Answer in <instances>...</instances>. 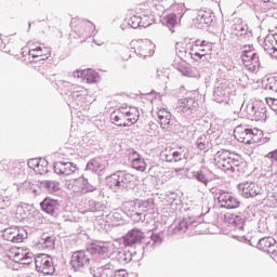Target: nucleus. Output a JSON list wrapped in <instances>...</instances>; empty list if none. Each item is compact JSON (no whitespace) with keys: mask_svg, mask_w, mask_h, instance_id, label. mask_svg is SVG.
<instances>
[{"mask_svg":"<svg viewBox=\"0 0 277 277\" xmlns=\"http://www.w3.org/2000/svg\"><path fill=\"white\" fill-rule=\"evenodd\" d=\"M90 254H94L95 264L91 269L94 277H109L114 274V264L109 261V247L105 243H94L89 248Z\"/></svg>","mask_w":277,"mask_h":277,"instance_id":"nucleus-1","label":"nucleus"},{"mask_svg":"<svg viewBox=\"0 0 277 277\" xmlns=\"http://www.w3.org/2000/svg\"><path fill=\"white\" fill-rule=\"evenodd\" d=\"M214 164L223 172H241V157L229 150L222 149L214 156Z\"/></svg>","mask_w":277,"mask_h":277,"instance_id":"nucleus-2","label":"nucleus"},{"mask_svg":"<svg viewBox=\"0 0 277 277\" xmlns=\"http://www.w3.org/2000/svg\"><path fill=\"white\" fill-rule=\"evenodd\" d=\"M106 184L113 192L133 189L137 185V177L124 171H117L106 177Z\"/></svg>","mask_w":277,"mask_h":277,"instance_id":"nucleus-3","label":"nucleus"},{"mask_svg":"<svg viewBox=\"0 0 277 277\" xmlns=\"http://www.w3.org/2000/svg\"><path fill=\"white\" fill-rule=\"evenodd\" d=\"M140 118V110L133 106H121L110 114V120L117 127H132Z\"/></svg>","mask_w":277,"mask_h":277,"instance_id":"nucleus-4","label":"nucleus"},{"mask_svg":"<svg viewBox=\"0 0 277 277\" xmlns=\"http://www.w3.org/2000/svg\"><path fill=\"white\" fill-rule=\"evenodd\" d=\"M211 51H213V43L198 39L192 45L188 55L195 62H206L211 58Z\"/></svg>","mask_w":277,"mask_h":277,"instance_id":"nucleus-5","label":"nucleus"},{"mask_svg":"<svg viewBox=\"0 0 277 277\" xmlns=\"http://www.w3.org/2000/svg\"><path fill=\"white\" fill-rule=\"evenodd\" d=\"M38 186L32 184L29 181H25L22 184L15 185L14 187L8 188L4 192V195L2 197V201L6 202L5 205H10V200H16L21 196V194H24V192H29V194H38Z\"/></svg>","mask_w":277,"mask_h":277,"instance_id":"nucleus-6","label":"nucleus"},{"mask_svg":"<svg viewBox=\"0 0 277 277\" xmlns=\"http://www.w3.org/2000/svg\"><path fill=\"white\" fill-rule=\"evenodd\" d=\"M6 256H9L11 261H14V263H19L21 265H30V263H34V253L21 247L11 248Z\"/></svg>","mask_w":277,"mask_h":277,"instance_id":"nucleus-7","label":"nucleus"},{"mask_svg":"<svg viewBox=\"0 0 277 277\" xmlns=\"http://www.w3.org/2000/svg\"><path fill=\"white\" fill-rule=\"evenodd\" d=\"M242 64L247 68V70H250L251 72H254L261 66V62L259 61V54L254 51L252 45H247L242 50L241 55Z\"/></svg>","mask_w":277,"mask_h":277,"instance_id":"nucleus-8","label":"nucleus"},{"mask_svg":"<svg viewBox=\"0 0 277 277\" xmlns=\"http://www.w3.org/2000/svg\"><path fill=\"white\" fill-rule=\"evenodd\" d=\"M67 189L74 194H88V192H96V186L88 183V180L79 177L70 180L66 183Z\"/></svg>","mask_w":277,"mask_h":277,"instance_id":"nucleus-9","label":"nucleus"},{"mask_svg":"<svg viewBox=\"0 0 277 277\" xmlns=\"http://www.w3.org/2000/svg\"><path fill=\"white\" fill-rule=\"evenodd\" d=\"M238 192L242 198H256V196H263V187L254 182H241L238 184Z\"/></svg>","mask_w":277,"mask_h":277,"instance_id":"nucleus-10","label":"nucleus"},{"mask_svg":"<svg viewBox=\"0 0 277 277\" xmlns=\"http://www.w3.org/2000/svg\"><path fill=\"white\" fill-rule=\"evenodd\" d=\"M132 47L138 57H151L155 54V43L147 39L132 41Z\"/></svg>","mask_w":277,"mask_h":277,"instance_id":"nucleus-11","label":"nucleus"},{"mask_svg":"<svg viewBox=\"0 0 277 277\" xmlns=\"http://www.w3.org/2000/svg\"><path fill=\"white\" fill-rule=\"evenodd\" d=\"M35 265L37 272L41 274L51 275L55 273V266L53 265V259L48 254H39L35 258Z\"/></svg>","mask_w":277,"mask_h":277,"instance_id":"nucleus-12","label":"nucleus"},{"mask_svg":"<svg viewBox=\"0 0 277 277\" xmlns=\"http://www.w3.org/2000/svg\"><path fill=\"white\" fill-rule=\"evenodd\" d=\"M70 265L78 272H80V269H85V267L90 265V252L83 250L74 252Z\"/></svg>","mask_w":277,"mask_h":277,"instance_id":"nucleus-13","label":"nucleus"},{"mask_svg":"<svg viewBox=\"0 0 277 277\" xmlns=\"http://www.w3.org/2000/svg\"><path fill=\"white\" fill-rule=\"evenodd\" d=\"M198 108V102L192 97H185L177 101L175 110L182 116H192Z\"/></svg>","mask_w":277,"mask_h":277,"instance_id":"nucleus-14","label":"nucleus"},{"mask_svg":"<svg viewBox=\"0 0 277 277\" xmlns=\"http://www.w3.org/2000/svg\"><path fill=\"white\" fill-rule=\"evenodd\" d=\"M200 215H202V208L198 206L196 208L195 215H189L188 217H185L183 221H181L175 230L185 233L187 228H194V226H198V224H200Z\"/></svg>","mask_w":277,"mask_h":277,"instance_id":"nucleus-15","label":"nucleus"},{"mask_svg":"<svg viewBox=\"0 0 277 277\" xmlns=\"http://www.w3.org/2000/svg\"><path fill=\"white\" fill-rule=\"evenodd\" d=\"M162 157H164V160L169 163H180L185 162V159H187V154H185L182 148L176 150L169 146L162 151Z\"/></svg>","mask_w":277,"mask_h":277,"instance_id":"nucleus-16","label":"nucleus"},{"mask_svg":"<svg viewBox=\"0 0 277 277\" xmlns=\"http://www.w3.org/2000/svg\"><path fill=\"white\" fill-rule=\"evenodd\" d=\"M70 92L71 101L76 103V107H83V103L88 101V89L74 84L70 88Z\"/></svg>","mask_w":277,"mask_h":277,"instance_id":"nucleus-17","label":"nucleus"},{"mask_svg":"<svg viewBox=\"0 0 277 277\" xmlns=\"http://www.w3.org/2000/svg\"><path fill=\"white\" fill-rule=\"evenodd\" d=\"M3 238L12 243H22L23 239L27 238V233L18 227H9L4 229Z\"/></svg>","mask_w":277,"mask_h":277,"instance_id":"nucleus-18","label":"nucleus"},{"mask_svg":"<svg viewBox=\"0 0 277 277\" xmlns=\"http://www.w3.org/2000/svg\"><path fill=\"white\" fill-rule=\"evenodd\" d=\"M94 29H96V26L88 19L79 21L75 27L76 34L81 38H91V36H95Z\"/></svg>","mask_w":277,"mask_h":277,"instance_id":"nucleus-19","label":"nucleus"},{"mask_svg":"<svg viewBox=\"0 0 277 277\" xmlns=\"http://www.w3.org/2000/svg\"><path fill=\"white\" fill-rule=\"evenodd\" d=\"M217 200L223 209H237L239 207V200L228 192H221Z\"/></svg>","mask_w":277,"mask_h":277,"instance_id":"nucleus-20","label":"nucleus"},{"mask_svg":"<svg viewBox=\"0 0 277 277\" xmlns=\"http://www.w3.org/2000/svg\"><path fill=\"white\" fill-rule=\"evenodd\" d=\"M264 51L277 60V34H269L264 39Z\"/></svg>","mask_w":277,"mask_h":277,"instance_id":"nucleus-21","label":"nucleus"},{"mask_svg":"<svg viewBox=\"0 0 277 277\" xmlns=\"http://www.w3.org/2000/svg\"><path fill=\"white\" fill-rule=\"evenodd\" d=\"M54 172L56 174H63L64 176H68L70 174H75L77 172V164L72 162H55L54 163Z\"/></svg>","mask_w":277,"mask_h":277,"instance_id":"nucleus-22","label":"nucleus"},{"mask_svg":"<svg viewBox=\"0 0 277 277\" xmlns=\"http://www.w3.org/2000/svg\"><path fill=\"white\" fill-rule=\"evenodd\" d=\"M259 250L267 252L268 254H276L277 252V242L273 237H265L260 239L258 243Z\"/></svg>","mask_w":277,"mask_h":277,"instance_id":"nucleus-23","label":"nucleus"},{"mask_svg":"<svg viewBox=\"0 0 277 277\" xmlns=\"http://www.w3.org/2000/svg\"><path fill=\"white\" fill-rule=\"evenodd\" d=\"M40 207L48 215H57V213H60V201L56 199L45 198L40 203Z\"/></svg>","mask_w":277,"mask_h":277,"instance_id":"nucleus-24","label":"nucleus"},{"mask_svg":"<svg viewBox=\"0 0 277 277\" xmlns=\"http://www.w3.org/2000/svg\"><path fill=\"white\" fill-rule=\"evenodd\" d=\"M224 222L225 224H229L230 226H234L236 230H243L246 219H243V216L241 215H237L234 213H226L224 215Z\"/></svg>","mask_w":277,"mask_h":277,"instance_id":"nucleus-25","label":"nucleus"},{"mask_svg":"<svg viewBox=\"0 0 277 277\" xmlns=\"http://www.w3.org/2000/svg\"><path fill=\"white\" fill-rule=\"evenodd\" d=\"M144 239V233L140 229H132L123 237L124 246H135Z\"/></svg>","mask_w":277,"mask_h":277,"instance_id":"nucleus-26","label":"nucleus"},{"mask_svg":"<svg viewBox=\"0 0 277 277\" xmlns=\"http://www.w3.org/2000/svg\"><path fill=\"white\" fill-rule=\"evenodd\" d=\"M250 128L248 126H237L234 130V136L238 142L250 144Z\"/></svg>","mask_w":277,"mask_h":277,"instance_id":"nucleus-27","label":"nucleus"},{"mask_svg":"<svg viewBox=\"0 0 277 277\" xmlns=\"http://www.w3.org/2000/svg\"><path fill=\"white\" fill-rule=\"evenodd\" d=\"M49 48L37 47L30 49L28 55L35 60L32 62H44V60H49Z\"/></svg>","mask_w":277,"mask_h":277,"instance_id":"nucleus-28","label":"nucleus"},{"mask_svg":"<svg viewBox=\"0 0 277 277\" xmlns=\"http://www.w3.org/2000/svg\"><path fill=\"white\" fill-rule=\"evenodd\" d=\"M234 34L238 38H243L247 40V38H250L252 36V32L248 30V25L243 24L241 19H237L236 23L233 26Z\"/></svg>","mask_w":277,"mask_h":277,"instance_id":"nucleus-29","label":"nucleus"},{"mask_svg":"<svg viewBox=\"0 0 277 277\" xmlns=\"http://www.w3.org/2000/svg\"><path fill=\"white\" fill-rule=\"evenodd\" d=\"M107 168V161L102 158H94L87 163V170L101 174Z\"/></svg>","mask_w":277,"mask_h":277,"instance_id":"nucleus-30","label":"nucleus"},{"mask_svg":"<svg viewBox=\"0 0 277 277\" xmlns=\"http://www.w3.org/2000/svg\"><path fill=\"white\" fill-rule=\"evenodd\" d=\"M228 94H230V90H228V87L224 84L216 87L213 93V101H215L216 103H224L226 98H228Z\"/></svg>","mask_w":277,"mask_h":277,"instance_id":"nucleus-31","label":"nucleus"},{"mask_svg":"<svg viewBox=\"0 0 277 277\" xmlns=\"http://www.w3.org/2000/svg\"><path fill=\"white\" fill-rule=\"evenodd\" d=\"M129 159L134 170H138V172H144V170H146V162L136 151L130 154Z\"/></svg>","mask_w":277,"mask_h":277,"instance_id":"nucleus-32","label":"nucleus"},{"mask_svg":"<svg viewBox=\"0 0 277 277\" xmlns=\"http://www.w3.org/2000/svg\"><path fill=\"white\" fill-rule=\"evenodd\" d=\"M193 176L196 179V181L207 186L209 185V181L211 179V171L208 168H201L198 171H194Z\"/></svg>","mask_w":277,"mask_h":277,"instance_id":"nucleus-33","label":"nucleus"},{"mask_svg":"<svg viewBox=\"0 0 277 277\" xmlns=\"http://www.w3.org/2000/svg\"><path fill=\"white\" fill-rule=\"evenodd\" d=\"M266 114H267V108L265 107V103L259 102L258 106L253 109V115L251 116V120H255V122L265 120V118H267Z\"/></svg>","mask_w":277,"mask_h":277,"instance_id":"nucleus-34","label":"nucleus"},{"mask_svg":"<svg viewBox=\"0 0 277 277\" xmlns=\"http://www.w3.org/2000/svg\"><path fill=\"white\" fill-rule=\"evenodd\" d=\"M158 120L160 122V127L162 129H166V127L170 126V120H172V114L168 111L166 108H158L156 111Z\"/></svg>","mask_w":277,"mask_h":277,"instance_id":"nucleus-35","label":"nucleus"},{"mask_svg":"<svg viewBox=\"0 0 277 277\" xmlns=\"http://www.w3.org/2000/svg\"><path fill=\"white\" fill-rule=\"evenodd\" d=\"M259 105V102H243L241 107H240V113L242 116L248 118V120L252 119V116H254V109Z\"/></svg>","mask_w":277,"mask_h":277,"instance_id":"nucleus-36","label":"nucleus"},{"mask_svg":"<svg viewBox=\"0 0 277 277\" xmlns=\"http://www.w3.org/2000/svg\"><path fill=\"white\" fill-rule=\"evenodd\" d=\"M196 21L199 23V27H205V25L213 23V15L209 11H199Z\"/></svg>","mask_w":277,"mask_h":277,"instance_id":"nucleus-37","label":"nucleus"},{"mask_svg":"<svg viewBox=\"0 0 277 277\" xmlns=\"http://www.w3.org/2000/svg\"><path fill=\"white\" fill-rule=\"evenodd\" d=\"M124 211L128 213H132V215H136V220H140V203L138 200L135 201H126L122 205Z\"/></svg>","mask_w":277,"mask_h":277,"instance_id":"nucleus-38","label":"nucleus"},{"mask_svg":"<svg viewBox=\"0 0 277 277\" xmlns=\"http://www.w3.org/2000/svg\"><path fill=\"white\" fill-rule=\"evenodd\" d=\"M183 14L179 13L177 15L174 13H171L164 17L166 25L169 27L170 31L174 34V27L179 25V21H181Z\"/></svg>","mask_w":277,"mask_h":277,"instance_id":"nucleus-39","label":"nucleus"},{"mask_svg":"<svg viewBox=\"0 0 277 277\" xmlns=\"http://www.w3.org/2000/svg\"><path fill=\"white\" fill-rule=\"evenodd\" d=\"M39 246L42 248V250H47L48 252H51V250H55V238L51 236H43L39 240Z\"/></svg>","mask_w":277,"mask_h":277,"instance_id":"nucleus-40","label":"nucleus"},{"mask_svg":"<svg viewBox=\"0 0 277 277\" xmlns=\"http://www.w3.org/2000/svg\"><path fill=\"white\" fill-rule=\"evenodd\" d=\"M262 88L266 92H277V81L274 77H264L262 79Z\"/></svg>","mask_w":277,"mask_h":277,"instance_id":"nucleus-41","label":"nucleus"},{"mask_svg":"<svg viewBox=\"0 0 277 277\" xmlns=\"http://www.w3.org/2000/svg\"><path fill=\"white\" fill-rule=\"evenodd\" d=\"M128 24L130 25V27H132V29H137V27H142V10L137 12H131Z\"/></svg>","mask_w":277,"mask_h":277,"instance_id":"nucleus-42","label":"nucleus"},{"mask_svg":"<svg viewBox=\"0 0 277 277\" xmlns=\"http://www.w3.org/2000/svg\"><path fill=\"white\" fill-rule=\"evenodd\" d=\"M87 83H98L101 76L93 69H83V78Z\"/></svg>","mask_w":277,"mask_h":277,"instance_id":"nucleus-43","label":"nucleus"},{"mask_svg":"<svg viewBox=\"0 0 277 277\" xmlns=\"http://www.w3.org/2000/svg\"><path fill=\"white\" fill-rule=\"evenodd\" d=\"M155 207V200L147 199V200H138V213L140 217L138 220H142V213H146V211H150Z\"/></svg>","mask_w":277,"mask_h":277,"instance_id":"nucleus-44","label":"nucleus"},{"mask_svg":"<svg viewBox=\"0 0 277 277\" xmlns=\"http://www.w3.org/2000/svg\"><path fill=\"white\" fill-rule=\"evenodd\" d=\"M196 147L198 148V150H205V153H207V150L211 148V142L209 141V136H207L206 134L199 136L196 141Z\"/></svg>","mask_w":277,"mask_h":277,"instance_id":"nucleus-45","label":"nucleus"},{"mask_svg":"<svg viewBox=\"0 0 277 277\" xmlns=\"http://www.w3.org/2000/svg\"><path fill=\"white\" fill-rule=\"evenodd\" d=\"M162 241L163 240H161V237L159 235L153 234L149 240H147L145 243L147 247L153 248V250H155V248H159Z\"/></svg>","mask_w":277,"mask_h":277,"instance_id":"nucleus-46","label":"nucleus"},{"mask_svg":"<svg viewBox=\"0 0 277 277\" xmlns=\"http://www.w3.org/2000/svg\"><path fill=\"white\" fill-rule=\"evenodd\" d=\"M43 187H45V189H48L50 194H55L61 189L60 182H55V181H44Z\"/></svg>","mask_w":277,"mask_h":277,"instance_id":"nucleus-47","label":"nucleus"},{"mask_svg":"<svg viewBox=\"0 0 277 277\" xmlns=\"http://www.w3.org/2000/svg\"><path fill=\"white\" fill-rule=\"evenodd\" d=\"M154 23L153 15H148V11L144 12L142 11L141 15V27H150Z\"/></svg>","mask_w":277,"mask_h":277,"instance_id":"nucleus-48","label":"nucleus"},{"mask_svg":"<svg viewBox=\"0 0 277 277\" xmlns=\"http://www.w3.org/2000/svg\"><path fill=\"white\" fill-rule=\"evenodd\" d=\"M36 174H47L49 172V161L40 158L37 169H35Z\"/></svg>","mask_w":277,"mask_h":277,"instance_id":"nucleus-49","label":"nucleus"},{"mask_svg":"<svg viewBox=\"0 0 277 277\" xmlns=\"http://www.w3.org/2000/svg\"><path fill=\"white\" fill-rule=\"evenodd\" d=\"M176 70H179V72H181L182 75H184V77H189L192 75V71L189 70V67H187V65L185 64V62H181L180 64H174Z\"/></svg>","mask_w":277,"mask_h":277,"instance_id":"nucleus-50","label":"nucleus"},{"mask_svg":"<svg viewBox=\"0 0 277 277\" xmlns=\"http://www.w3.org/2000/svg\"><path fill=\"white\" fill-rule=\"evenodd\" d=\"M250 142H256L259 140H261V137H263V131H261L260 129H250Z\"/></svg>","mask_w":277,"mask_h":277,"instance_id":"nucleus-51","label":"nucleus"},{"mask_svg":"<svg viewBox=\"0 0 277 277\" xmlns=\"http://www.w3.org/2000/svg\"><path fill=\"white\" fill-rule=\"evenodd\" d=\"M153 3L158 12H163L168 8V0H154Z\"/></svg>","mask_w":277,"mask_h":277,"instance_id":"nucleus-52","label":"nucleus"},{"mask_svg":"<svg viewBox=\"0 0 277 277\" xmlns=\"http://www.w3.org/2000/svg\"><path fill=\"white\" fill-rule=\"evenodd\" d=\"M157 79L167 83L168 79H170V76L168 74V69H164V68L158 69L157 70Z\"/></svg>","mask_w":277,"mask_h":277,"instance_id":"nucleus-53","label":"nucleus"},{"mask_svg":"<svg viewBox=\"0 0 277 277\" xmlns=\"http://www.w3.org/2000/svg\"><path fill=\"white\" fill-rule=\"evenodd\" d=\"M124 215V211L117 209L111 213V217L116 220V222H120Z\"/></svg>","mask_w":277,"mask_h":277,"instance_id":"nucleus-54","label":"nucleus"},{"mask_svg":"<svg viewBox=\"0 0 277 277\" xmlns=\"http://www.w3.org/2000/svg\"><path fill=\"white\" fill-rule=\"evenodd\" d=\"M40 162V158H32L28 160V167L36 172V169L38 168V163Z\"/></svg>","mask_w":277,"mask_h":277,"instance_id":"nucleus-55","label":"nucleus"},{"mask_svg":"<svg viewBox=\"0 0 277 277\" xmlns=\"http://www.w3.org/2000/svg\"><path fill=\"white\" fill-rule=\"evenodd\" d=\"M114 277H129V273L124 269H119L115 272Z\"/></svg>","mask_w":277,"mask_h":277,"instance_id":"nucleus-56","label":"nucleus"},{"mask_svg":"<svg viewBox=\"0 0 277 277\" xmlns=\"http://www.w3.org/2000/svg\"><path fill=\"white\" fill-rule=\"evenodd\" d=\"M17 215H21L22 220H25V217H27V212L25 211L24 207L17 208Z\"/></svg>","mask_w":277,"mask_h":277,"instance_id":"nucleus-57","label":"nucleus"},{"mask_svg":"<svg viewBox=\"0 0 277 277\" xmlns=\"http://www.w3.org/2000/svg\"><path fill=\"white\" fill-rule=\"evenodd\" d=\"M267 200H268V205H271V207H277V200L276 198L274 197V195H268L267 196Z\"/></svg>","mask_w":277,"mask_h":277,"instance_id":"nucleus-58","label":"nucleus"},{"mask_svg":"<svg viewBox=\"0 0 277 277\" xmlns=\"http://www.w3.org/2000/svg\"><path fill=\"white\" fill-rule=\"evenodd\" d=\"M72 77H75V79H83V70H79V69L75 70L72 72Z\"/></svg>","mask_w":277,"mask_h":277,"instance_id":"nucleus-59","label":"nucleus"},{"mask_svg":"<svg viewBox=\"0 0 277 277\" xmlns=\"http://www.w3.org/2000/svg\"><path fill=\"white\" fill-rule=\"evenodd\" d=\"M131 57V54L129 53V50H126L122 55H121V60H123V62H128V60Z\"/></svg>","mask_w":277,"mask_h":277,"instance_id":"nucleus-60","label":"nucleus"},{"mask_svg":"<svg viewBox=\"0 0 277 277\" xmlns=\"http://www.w3.org/2000/svg\"><path fill=\"white\" fill-rule=\"evenodd\" d=\"M119 259H121V261H123L124 263H129V261H131V259L127 258V253L124 252H119Z\"/></svg>","mask_w":277,"mask_h":277,"instance_id":"nucleus-61","label":"nucleus"},{"mask_svg":"<svg viewBox=\"0 0 277 277\" xmlns=\"http://www.w3.org/2000/svg\"><path fill=\"white\" fill-rule=\"evenodd\" d=\"M273 105H276L277 106V100H271Z\"/></svg>","mask_w":277,"mask_h":277,"instance_id":"nucleus-62","label":"nucleus"},{"mask_svg":"<svg viewBox=\"0 0 277 277\" xmlns=\"http://www.w3.org/2000/svg\"><path fill=\"white\" fill-rule=\"evenodd\" d=\"M93 42H94L95 44H97L98 47H101V44H102V43L96 42V39H94Z\"/></svg>","mask_w":277,"mask_h":277,"instance_id":"nucleus-63","label":"nucleus"},{"mask_svg":"<svg viewBox=\"0 0 277 277\" xmlns=\"http://www.w3.org/2000/svg\"><path fill=\"white\" fill-rule=\"evenodd\" d=\"M277 110V108H275Z\"/></svg>","mask_w":277,"mask_h":277,"instance_id":"nucleus-64","label":"nucleus"}]
</instances>
